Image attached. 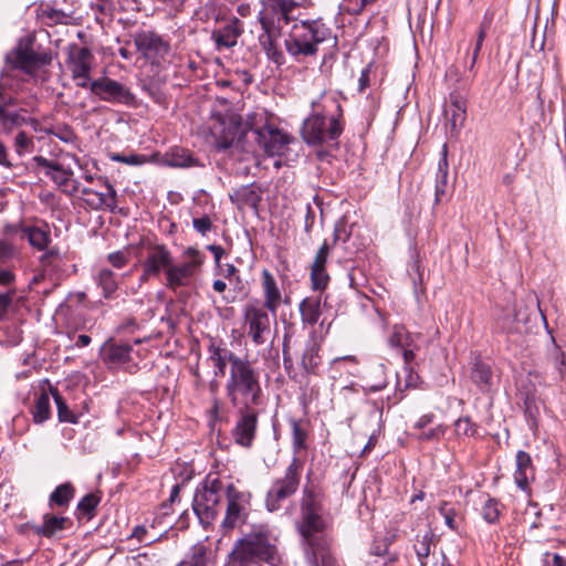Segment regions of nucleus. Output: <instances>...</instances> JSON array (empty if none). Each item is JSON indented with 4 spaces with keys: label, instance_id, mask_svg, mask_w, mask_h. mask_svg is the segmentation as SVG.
I'll return each mask as SVG.
<instances>
[{
    "label": "nucleus",
    "instance_id": "nucleus-44",
    "mask_svg": "<svg viewBox=\"0 0 566 566\" xmlns=\"http://www.w3.org/2000/svg\"><path fill=\"white\" fill-rule=\"evenodd\" d=\"M331 365L332 368H335L338 371L347 368L346 373L352 376H356L358 374V360L355 356L336 357L332 360Z\"/></svg>",
    "mask_w": 566,
    "mask_h": 566
},
{
    "label": "nucleus",
    "instance_id": "nucleus-30",
    "mask_svg": "<svg viewBox=\"0 0 566 566\" xmlns=\"http://www.w3.org/2000/svg\"><path fill=\"white\" fill-rule=\"evenodd\" d=\"M38 18L42 24L48 27H53L56 24H71L74 20L71 11L66 12L61 9L52 8L49 4L40 6L38 9Z\"/></svg>",
    "mask_w": 566,
    "mask_h": 566
},
{
    "label": "nucleus",
    "instance_id": "nucleus-29",
    "mask_svg": "<svg viewBox=\"0 0 566 566\" xmlns=\"http://www.w3.org/2000/svg\"><path fill=\"white\" fill-rule=\"evenodd\" d=\"M167 166L176 168L202 167L203 165L182 147L170 148L163 158Z\"/></svg>",
    "mask_w": 566,
    "mask_h": 566
},
{
    "label": "nucleus",
    "instance_id": "nucleus-36",
    "mask_svg": "<svg viewBox=\"0 0 566 566\" xmlns=\"http://www.w3.org/2000/svg\"><path fill=\"white\" fill-rule=\"evenodd\" d=\"M300 313L304 324L315 325L321 316V300L304 298L300 304Z\"/></svg>",
    "mask_w": 566,
    "mask_h": 566
},
{
    "label": "nucleus",
    "instance_id": "nucleus-9",
    "mask_svg": "<svg viewBox=\"0 0 566 566\" xmlns=\"http://www.w3.org/2000/svg\"><path fill=\"white\" fill-rule=\"evenodd\" d=\"M35 38H24L19 41L18 46L6 55V61L14 69L33 73L40 67L50 64L52 56L48 51L35 50Z\"/></svg>",
    "mask_w": 566,
    "mask_h": 566
},
{
    "label": "nucleus",
    "instance_id": "nucleus-10",
    "mask_svg": "<svg viewBox=\"0 0 566 566\" xmlns=\"http://www.w3.org/2000/svg\"><path fill=\"white\" fill-rule=\"evenodd\" d=\"M250 500V493L239 491L232 483H228L226 515L221 522L223 532L231 531L244 523L248 516Z\"/></svg>",
    "mask_w": 566,
    "mask_h": 566
},
{
    "label": "nucleus",
    "instance_id": "nucleus-60",
    "mask_svg": "<svg viewBox=\"0 0 566 566\" xmlns=\"http://www.w3.org/2000/svg\"><path fill=\"white\" fill-rule=\"evenodd\" d=\"M14 291L0 293V321L4 319L12 304Z\"/></svg>",
    "mask_w": 566,
    "mask_h": 566
},
{
    "label": "nucleus",
    "instance_id": "nucleus-11",
    "mask_svg": "<svg viewBox=\"0 0 566 566\" xmlns=\"http://www.w3.org/2000/svg\"><path fill=\"white\" fill-rule=\"evenodd\" d=\"M271 313L261 307L259 302L244 307V323L248 326V336L256 346L265 344L271 334Z\"/></svg>",
    "mask_w": 566,
    "mask_h": 566
},
{
    "label": "nucleus",
    "instance_id": "nucleus-43",
    "mask_svg": "<svg viewBox=\"0 0 566 566\" xmlns=\"http://www.w3.org/2000/svg\"><path fill=\"white\" fill-rule=\"evenodd\" d=\"M178 566H207V548L202 544L192 546L187 559L179 563Z\"/></svg>",
    "mask_w": 566,
    "mask_h": 566
},
{
    "label": "nucleus",
    "instance_id": "nucleus-16",
    "mask_svg": "<svg viewBox=\"0 0 566 566\" xmlns=\"http://www.w3.org/2000/svg\"><path fill=\"white\" fill-rule=\"evenodd\" d=\"M326 523L323 512H301L297 530L302 536L304 547L319 545L318 542L326 539L323 536Z\"/></svg>",
    "mask_w": 566,
    "mask_h": 566
},
{
    "label": "nucleus",
    "instance_id": "nucleus-48",
    "mask_svg": "<svg viewBox=\"0 0 566 566\" xmlns=\"http://www.w3.org/2000/svg\"><path fill=\"white\" fill-rule=\"evenodd\" d=\"M101 497L94 493L86 494L77 504V510L91 518L97 507Z\"/></svg>",
    "mask_w": 566,
    "mask_h": 566
},
{
    "label": "nucleus",
    "instance_id": "nucleus-14",
    "mask_svg": "<svg viewBox=\"0 0 566 566\" xmlns=\"http://www.w3.org/2000/svg\"><path fill=\"white\" fill-rule=\"evenodd\" d=\"M38 166L44 168V174L49 177L63 192L74 196L80 190V182L73 179V171L65 168L56 159H48L42 156L34 157Z\"/></svg>",
    "mask_w": 566,
    "mask_h": 566
},
{
    "label": "nucleus",
    "instance_id": "nucleus-23",
    "mask_svg": "<svg viewBox=\"0 0 566 566\" xmlns=\"http://www.w3.org/2000/svg\"><path fill=\"white\" fill-rule=\"evenodd\" d=\"M133 348L129 344L106 342L101 348L103 360L111 366H118L130 359Z\"/></svg>",
    "mask_w": 566,
    "mask_h": 566
},
{
    "label": "nucleus",
    "instance_id": "nucleus-18",
    "mask_svg": "<svg viewBox=\"0 0 566 566\" xmlns=\"http://www.w3.org/2000/svg\"><path fill=\"white\" fill-rule=\"evenodd\" d=\"M443 116L451 134H457L467 118V99L459 93H451L444 104Z\"/></svg>",
    "mask_w": 566,
    "mask_h": 566
},
{
    "label": "nucleus",
    "instance_id": "nucleus-15",
    "mask_svg": "<svg viewBox=\"0 0 566 566\" xmlns=\"http://www.w3.org/2000/svg\"><path fill=\"white\" fill-rule=\"evenodd\" d=\"M90 91L99 99L109 103L130 104L134 102V94L125 85L109 77L93 80Z\"/></svg>",
    "mask_w": 566,
    "mask_h": 566
},
{
    "label": "nucleus",
    "instance_id": "nucleus-38",
    "mask_svg": "<svg viewBox=\"0 0 566 566\" xmlns=\"http://www.w3.org/2000/svg\"><path fill=\"white\" fill-rule=\"evenodd\" d=\"M75 494L74 486L70 483H63L55 488V490L51 493L49 499V504L51 507L54 506H67Z\"/></svg>",
    "mask_w": 566,
    "mask_h": 566
},
{
    "label": "nucleus",
    "instance_id": "nucleus-28",
    "mask_svg": "<svg viewBox=\"0 0 566 566\" xmlns=\"http://www.w3.org/2000/svg\"><path fill=\"white\" fill-rule=\"evenodd\" d=\"M324 493L315 484L308 483L303 488L300 503L301 512H323Z\"/></svg>",
    "mask_w": 566,
    "mask_h": 566
},
{
    "label": "nucleus",
    "instance_id": "nucleus-2",
    "mask_svg": "<svg viewBox=\"0 0 566 566\" xmlns=\"http://www.w3.org/2000/svg\"><path fill=\"white\" fill-rule=\"evenodd\" d=\"M292 138L275 126L264 124L258 128H249L237 138H223L217 142L219 149L235 150L244 154L264 151L269 156L284 154Z\"/></svg>",
    "mask_w": 566,
    "mask_h": 566
},
{
    "label": "nucleus",
    "instance_id": "nucleus-57",
    "mask_svg": "<svg viewBox=\"0 0 566 566\" xmlns=\"http://www.w3.org/2000/svg\"><path fill=\"white\" fill-rule=\"evenodd\" d=\"M111 159L114 161L124 163V164H127L130 166H137V165L145 163L144 156H140V155L125 156L123 154H113L111 156Z\"/></svg>",
    "mask_w": 566,
    "mask_h": 566
},
{
    "label": "nucleus",
    "instance_id": "nucleus-62",
    "mask_svg": "<svg viewBox=\"0 0 566 566\" xmlns=\"http://www.w3.org/2000/svg\"><path fill=\"white\" fill-rule=\"evenodd\" d=\"M15 275L10 266H0V285L9 286L14 282Z\"/></svg>",
    "mask_w": 566,
    "mask_h": 566
},
{
    "label": "nucleus",
    "instance_id": "nucleus-27",
    "mask_svg": "<svg viewBox=\"0 0 566 566\" xmlns=\"http://www.w3.org/2000/svg\"><path fill=\"white\" fill-rule=\"evenodd\" d=\"M534 476L533 463L531 455L520 450L516 453V469L514 472V480L516 485L526 491L528 489L530 480Z\"/></svg>",
    "mask_w": 566,
    "mask_h": 566
},
{
    "label": "nucleus",
    "instance_id": "nucleus-34",
    "mask_svg": "<svg viewBox=\"0 0 566 566\" xmlns=\"http://www.w3.org/2000/svg\"><path fill=\"white\" fill-rule=\"evenodd\" d=\"M290 426L292 429V450L294 455L298 457L301 451L307 449L306 440L308 437L307 423L303 420L291 419Z\"/></svg>",
    "mask_w": 566,
    "mask_h": 566
},
{
    "label": "nucleus",
    "instance_id": "nucleus-49",
    "mask_svg": "<svg viewBox=\"0 0 566 566\" xmlns=\"http://www.w3.org/2000/svg\"><path fill=\"white\" fill-rule=\"evenodd\" d=\"M476 424L469 417H461L454 422V431L458 437H472L476 433Z\"/></svg>",
    "mask_w": 566,
    "mask_h": 566
},
{
    "label": "nucleus",
    "instance_id": "nucleus-21",
    "mask_svg": "<svg viewBox=\"0 0 566 566\" xmlns=\"http://www.w3.org/2000/svg\"><path fill=\"white\" fill-rule=\"evenodd\" d=\"M209 360L213 367L214 376H224L227 365L229 364V371L238 363H242L245 358L237 356L233 352L226 347L211 344L209 346Z\"/></svg>",
    "mask_w": 566,
    "mask_h": 566
},
{
    "label": "nucleus",
    "instance_id": "nucleus-59",
    "mask_svg": "<svg viewBox=\"0 0 566 566\" xmlns=\"http://www.w3.org/2000/svg\"><path fill=\"white\" fill-rule=\"evenodd\" d=\"M520 312L515 313V317L513 319L509 317H502L497 319V326L505 333H516L518 331L515 325V321L518 318Z\"/></svg>",
    "mask_w": 566,
    "mask_h": 566
},
{
    "label": "nucleus",
    "instance_id": "nucleus-19",
    "mask_svg": "<svg viewBox=\"0 0 566 566\" xmlns=\"http://www.w3.org/2000/svg\"><path fill=\"white\" fill-rule=\"evenodd\" d=\"M137 52L151 64H159L169 52L163 38H134Z\"/></svg>",
    "mask_w": 566,
    "mask_h": 566
},
{
    "label": "nucleus",
    "instance_id": "nucleus-41",
    "mask_svg": "<svg viewBox=\"0 0 566 566\" xmlns=\"http://www.w3.org/2000/svg\"><path fill=\"white\" fill-rule=\"evenodd\" d=\"M50 392L55 401L57 408V417L62 422L76 423L77 417L76 415L69 408L66 401L61 396L56 388H50Z\"/></svg>",
    "mask_w": 566,
    "mask_h": 566
},
{
    "label": "nucleus",
    "instance_id": "nucleus-25",
    "mask_svg": "<svg viewBox=\"0 0 566 566\" xmlns=\"http://www.w3.org/2000/svg\"><path fill=\"white\" fill-rule=\"evenodd\" d=\"M94 55L87 48L72 45L69 51V67L72 74L91 72L93 69Z\"/></svg>",
    "mask_w": 566,
    "mask_h": 566
},
{
    "label": "nucleus",
    "instance_id": "nucleus-58",
    "mask_svg": "<svg viewBox=\"0 0 566 566\" xmlns=\"http://www.w3.org/2000/svg\"><path fill=\"white\" fill-rule=\"evenodd\" d=\"M129 539L130 541L136 539L138 543H145L146 545H149L153 542H155V538H149L147 536V530L143 525H137L134 527V530L129 536Z\"/></svg>",
    "mask_w": 566,
    "mask_h": 566
},
{
    "label": "nucleus",
    "instance_id": "nucleus-53",
    "mask_svg": "<svg viewBox=\"0 0 566 566\" xmlns=\"http://www.w3.org/2000/svg\"><path fill=\"white\" fill-rule=\"evenodd\" d=\"M447 432V427L444 424H438L429 430L422 429L421 432L417 436L419 441H434L440 440Z\"/></svg>",
    "mask_w": 566,
    "mask_h": 566
},
{
    "label": "nucleus",
    "instance_id": "nucleus-47",
    "mask_svg": "<svg viewBox=\"0 0 566 566\" xmlns=\"http://www.w3.org/2000/svg\"><path fill=\"white\" fill-rule=\"evenodd\" d=\"M33 138L28 136L24 132H20L14 138V149L19 156L30 154L33 151Z\"/></svg>",
    "mask_w": 566,
    "mask_h": 566
},
{
    "label": "nucleus",
    "instance_id": "nucleus-6",
    "mask_svg": "<svg viewBox=\"0 0 566 566\" xmlns=\"http://www.w3.org/2000/svg\"><path fill=\"white\" fill-rule=\"evenodd\" d=\"M340 117L342 114L326 116L315 111L303 122L301 134L304 142L311 146L336 142L344 130Z\"/></svg>",
    "mask_w": 566,
    "mask_h": 566
},
{
    "label": "nucleus",
    "instance_id": "nucleus-4",
    "mask_svg": "<svg viewBox=\"0 0 566 566\" xmlns=\"http://www.w3.org/2000/svg\"><path fill=\"white\" fill-rule=\"evenodd\" d=\"M226 395L233 408L258 407L263 400L260 371L248 359L229 371Z\"/></svg>",
    "mask_w": 566,
    "mask_h": 566
},
{
    "label": "nucleus",
    "instance_id": "nucleus-40",
    "mask_svg": "<svg viewBox=\"0 0 566 566\" xmlns=\"http://www.w3.org/2000/svg\"><path fill=\"white\" fill-rule=\"evenodd\" d=\"M23 232L30 244L38 250H44L50 242V233L42 228L25 227Z\"/></svg>",
    "mask_w": 566,
    "mask_h": 566
},
{
    "label": "nucleus",
    "instance_id": "nucleus-56",
    "mask_svg": "<svg viewBox=\"0 0 566 566\" xmlns=\"http://www.w3.org/2000/svg\"><path fill=\"white\" fill-rule=\"evenodd\" d=\"M193 229L199 232L201 235H206L212 229V221L210 217L202 216L200 218H195L192 220Z\"/></svg>",
    "mask_w": 566,
    "mask_h": 566
},
{
    "label": "nucleus",
    "instance_id": "nucleus-61",
    "mask_svg": "<svg viewBox=\"0 0 566 566\" xmlns=\"http://www.w3.org/2000/svg\"><path fill=\"white\" fill-rule=\"evenodd\" d=\"M108 261L113 266L122 269L123 266L126 265L128 260L124 252L116 251L108 255Z\"/></svg>",
    "mask_w": 566,
    "mask_h": 566
},
{
    "label": "nucleus",
    "instance_id": "nucleus-33",
    "mask_svg": "<svg viewBox=\"0 0 566 566\" xmlns=\"http://www.w3.org/2000/svg\"><path fill=\"white\" fill-rule=\"evenodd\" d=\"M470 377L482 392L490 390L493 375L492 369L488 364L480 359H475L471 369Z\"/></svg>",
    "mask_w": 566,
    "mask_h": 566
},
{
    "label": "nucleus",
    "instance_id": "nucleus-35",
    "mask_svg": "<svg viewBox=\"0 0 566 566\" xmlns=\"http://www.w3.org/2000/svg\"><path fill=\"white\" fill-rule=\"evenodd\" d=\"M434 534L427 530L422 535L418 534L413 544V549L420 566H427L430 557L431 545Z\"/></svg>",
    "mask_w": 566,
    "mask_h": 566
},
{
    "label": "nucleus",
    "instance_id": "nucleus-63",
    "mask_svg": "<svg viewBox=\"0 0 566 566\" xmlns=\"http://www.w3.org/2000/svg\"><path fill=\"white\" fill-rule=\"evenodd\" d=\"M73 80L75 81L76 85L82 88H88L92 83L91 81V72H80L72 74Z\"/></svg>",
    "mask_w": 566,
    "mask_h": 566
},
{
    "label": "nucleus",
    "instance_id": "nucleus-17",
    "mask_svg": "<svg viewBox=\"0 0 566 566\" xmlns=\"http://www.w3.org/2000/svg\"><path fill=\"white\" fill-rule=\"evenodd\" d=\"M172 260V253L165 244L147 243L142 268H146L147 273H155L159 276L161 272L167 273Z\"/></svg>",
    "mask_w": 566,
    "mask_h": 566
},
{
    "label": "nucleus",
    "instance_id": "nucleus-12",
    "mask_svg": "<svg viewBox=\"0 0 566 566\" xmlns=\"http://www.w3.org/2000/svg\"><path fill=\"white\" fill-rule=\"evenodd\" d=\"M258 422L259 412L254 407L237 408V419L231 430L233 441L244 449H250L256 438Z\"/></svg>",
    "mask_w": 566,
    "mask_h": 566
},
{
    "label": "nucleus",
    "instance_id": "nucleus-8",
    "mask_svg": "<svg viewBox=\"0 0 566 566\" xmlns=\"http://www.w3.org/2000/svg\"><path fill=\"white\" fill-rule=\"evenodd\" d=\"M182 256V262L176 264L172 261L167 269L165 285L168 290L177 291L180 287L189 286L205 262V255L196 248H187Z\"/></svg>",
    "mask_w": 566,
    "mask_h": 566
},
{
    "label": "nucleus",
    "instance_id": "nucleus-42",
    "mask_svg": "<svg viewBox=\"0 0 566 566\" xmlns=\"http://www.w3.org/2000/svg\"><path fill=\"white\" fill-rule=\"evenodd\" d=\"M97 284L103 290L105 298H109L117 290V282L113 271L108 269H102L97 275Z\"/></svg>",
    "mask_w": 566,
    "mask_h": 566
},
{
    "label": "nucleus",
    "instance_id": "nucleus-52",
    "mask_svg": "<svg viewBox=\"0 0 566 566\" xmlns=\"http://www.w3.org/2000/svg\"><path fill=\"white\" fill-rule=\"evenodd\" d=\"M279 39L280 38H265V41H263L262 44L266 50L268 56L280 65L283 63V53L277 50L276 40Z\"/></svg>",
    "mask_w": 566,
    "mask_h": 566
},
{
    "label": "nucleus",
    "instance_id": "nucleus-13",
    "mask_svg": "<svg viewBox=\"0 0 566 566\" xmlns=\"http://www.w3.org/2000/svg\"><path fill=\"white\" fill-rule=\"evenodd\" d=\"M78 192H81L82 199L86 206L93 210H102L106 208L113 211L116 207V190L103 176H98L96 178L95 188L80 187Z\"/></svg>",
    "mask_w": 566,
    "mask_h": 566
},
{
    "label": "nucleus",
    "instance_id": "nucleus-46",
    "mask_svg": "<svg viewBox=\"0 0 566 566\" xmlns=\"http://www.w3.org/2000/svg\"><path fill=\"white\" fill-rule=\"evenodd\" d=\"M311 281L314 290H325L329 282L326 268H311Z\"/></svg>",
    "mask_w": 566,
    "mask_h": 566
},
{
    "label": "nucleus",
    "instance_id": "nucleus-50",
    "mask_svg": "<svg viewBox=\"0 0 566 566\" xmlns=\"http://www.w3.org/2000/svg\"><path fill=\"white\" fill-rule=\"evenodd\" d=\"M439 513L443 516L446 525L452 530L458 531V524L455 522L457 511L453 505L443 501L439 505Z\"/></svg>",
    "mask_w": 566,
    "mask_h": 566
},
{
    "label": "nucleus",
    "instance_id": "nucleus-39",
    "mask_svg": "<svg viewBox=\"0 0 566 566\" xmlns=\"http://www.w3.org/2000/svg\"><path fill=\"white\" fill-rule=\"evenodd\" d=\"M32 419L35 423H43L50 418V397L46 392H41L31 408Z\"/></svg>",
    "mask_w": 566,
    "mask_h": 566
},
{
    "label": "nucleus",
    "instance_id": "nucleus-3",
    "mask_svg": "<svg viewBox=\"0 0 566 566\" xmlns=\"http://www.w3.org/2000/svg\"><path fill=\"white\" fill-rule=\"evenodd\" d=\"M261 3L260 22L266 35H292L298 28L311 35L323 33L324 23L319 20L298 22L292 17L298 0H261Z\"/></svg>",
    "mask_w": 566,
    "mask_h": 566
},
{
    "label": "nucleus",
    "instance_id": "nucleus-26",
    "mask_svg": "<svg viewBox=\"0 0 566 566\" xmlns=\"http://www.w3.org/2000/svg\"><path fill=\"white\" fill-rule=\"evenodd\" d=\"M71 521L69 517L64 516H56L50 513H46L43 515V523L42 525H29V526L35 534L44 537H52L59 532L66 528L67 524H70Z\"/></svg>",
    "mask_w": 566,
    "mask_h": 566
},
{
    "label": "nucleus",
    "instance_id": "nucleus-7",
    "mask_svg": "<svg viewBox=\"0 0 566 566\" xmlns=\"http://www.w3.org/2000/svg\"><path fill=\"white\" fill-rule=\"evenodd\" d=\"M304 461L293 457L285 469L284 475L273 480L265 496V507L269 512H276L282 507L284 501L293 496L301 484Z\"/></svg>",
    "mask_w": 566,
    "mask_h": 566
},
{
    "label": "nucleus",
    "instance_id": "nucleus-5",
    "mask_svg": "<svg viewBox=\"0 0 566 566\" xmlns=\"http://www.w3.org/2000/svg\"><path fill=\"white\" fill-rule=\"evenodd\" d=\"M227 494L228 483L216 474H208L197 486L192 509L201 525L207 527L217 518Z\"/></svg>",
    "mask_w": 566,
    "mask_h": 566
},
{
    "label": "nucleus",
    "instance_id": "nucleus-24",
    "mask_svg": "<svg viewBox=\"0 0 566 566\" xmlns=\"http://www.w3.org/2000/svg\"><path fill=\"white\" fill-rule=\"evenodd\" d=\"M286 51L294 57L313 55L317 51V44L325 38H283Z\"/></svg>",
    "mask_w": 566,
    "mask_h": 566
},
{
    "label": "nucleus",
    "instance_id": "nucleus-64",
    "mask_svg": "<svg viewBox=\"0 0 566 566\" xmlns=\"http://www.w3.org/2000/svg\"><path fill=\"white\" fill-rule=\"evenodd\" d=\"M228 34L227 35H241L242 33L245 32L244 30V25H243V22L239 19H233L229 24H228Z\"/></svg>",
    "mask_w": 566,
    "mask_h": 566
},
{
    "label": "nucleus",
    "instance_id": "nucleus-37",
    "mask_svg": "<svg viewBox=\"0 0 566 566\" xmlns=\"http://www.w3.org/2000/svg\"><path fill=\"white\" fill-rule=\"evenodd\" d=\"M319 345L315 339H311L306 344V348L302 356V367L306 373H315L321 364Z\"/></svg>",
    "mask_w": 566,
    "mask_h": 566
},
{
    "label": "nucleus",
    "instance_id": "nucleus-32",
    "mask_svg": "<svg viewBox=\"0 0 566 566\" xmlns=\"http://www.w3.org/2000/svg\"><path fill=\"white\" fill-rule=\"evenodd\" d=\"M318 544L304 547L307 563L311 566H334L335 560L328 552L327 541H319Z\"/></svg>",
    "mask_w": 566,
    "mask_h": 566
},
{
    "label": "nucleus",
    "instance_id": "nucleus-1",
    "mask_svg": "<svg viewBox=\"0 0 566 566\" xmlns=\"http://www.w3.org/2000/svg\"><path fill=\"white\" fill-rule=\"evenodd\" d=\"M228 558L232 566H279V538L269 525L253 524L249 532L243 533L242 537L234 542Z\"/></svg>",
    "mask_w": 566,
    "mask_h": 566
},
{
    "label": "nucleus",
    "instance_id": "nucleus-51",
    "mask_svg": "<svg viewBox=\"0 0 566 566\" xmlns=\"http://www.w3.org/2000/svg\"><path fill=\"white\" fill-rule=\"evenodd\" d=\"M482 516L485 522L493 524L500 516V503L494 499H489L482 507Z\"/></svg>",
    "mask_w": 566,
    "mask_h": 566
},
{
    "label": "nucleus",
    "instance_id": "nucleus-54",
    "mask_svg": "<svg viewBox=\"0 0 566 566\" xmlns=\"http://www.w3.org/2000/svg\"><path fill=\"white\" fill-rule=\"evenodd\" d=\"M408 335L403 327L395 326L391 335L389 336V345L391 347H405L407 345Z\"/></svg>",
    "mask_w": 566,
    "mask_h": 566
},
{
    "label": "nucleus",
    "instance_id": "nucleus-31",
    "mask_svg": "<svg viewBox=\"0 0 566 566\" xmlns=\"http://www.w3.org/2000/svg\"><path fill=\"white\" fill-rule=\"evenodd\" d=\"M448 146L443 144L441 150V158L438 163V171L436 177L434 187V202L439 203L447 193L449 164H448Z\"/></svg>",
    "mask_w": 566,
    "mask_h": 566
},
{
    "label": "nucleus",
    "instance_id": "nucleus-45",
    "mask_svg": "<svg viewBox=\"0 0 566 566\" xmlns=\"http://www.w3.org/2000/svg\"><path fill=\"white\" fill-rule=\"evenodd\" d=\"M18 255L14 244L6 239L0 240V266H10V263Z\"/></svg>",
    "mask_w": 566,
    "mask_h": 566
},
{
    "label": "nucleus",
    "instance_id": "nucleus-55",
    "mask_svg": "<svg viewBox=\"0 0 566 566\" xmlns=\"http://www.w3.org/2000/svg\"><path fill=\"white\" fill-rule=\"evenodd\" d=\"M328 255H329V245L325 241L318 249L311 268H326V262H327Z\"/></svg>",
    "mask_w": 566,
    "mask_h": 566
},
{
    "label": "nucleus",
    "instance_id": "nucleus-22",
    "mask_svg": "<svg viewBox=\"0 0 566 566\" xmlns=\"http://www.w3.org/2000/svg\"><path fill=\"white\" fill-rule=\"evenodd\" d=\"M25 118L17 112L4 109V105H0V136L9 135L14 128L22 126ZM0 164L8 166L7 150L0 142Z\"/></svg>",
    "mask_w": 566,
    "mask_h": 566
},
{
    "label": "nucleus",
    "instance_id": "nucleus-20",
    "mask_svg": "<svg viewBox=\"0 0 566 566\" xmlns=\"http://www.w3.org/2000/svg\"><path fill=\"white\" fill-rule=\"evenodd\" d=\"M261 286L264 297V302L261 307L266 308L271 313L272 318L275 321L276 312L282 302V293L277 286L276 280L266 269L262 271Z\"/></svg>",
    "mask_w": 566,
    "mask_h": 566
}]
</instances>
